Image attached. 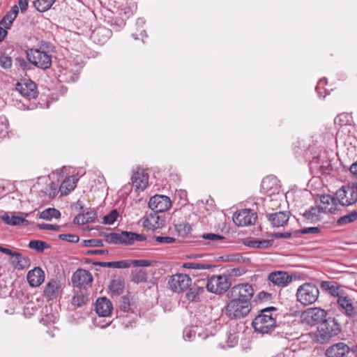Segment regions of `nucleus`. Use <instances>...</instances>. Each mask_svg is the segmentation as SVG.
<instances>
[{
    "mask_svg": "<svg viewBox=\"0 0 357 357\" xmlns=\"http://www.w3.org/2000/svg\"><path fill=\"white\" fill-rule=\"evenodd\" d=\"M29 214L23 212L4 213L1 219L7 225L11 226L28 225L29 221L26 219Z\"/></svg>",
    "mask_w": 357,
    "mask_h": 357,
    "instance_id": "dca6fc26",
    "label": "nucleus"
},
{
    "mask_svg": "<svg viewBox=\"0 0 357 357\" xmlns=\"http://www.w3.org/2000/svg\"><path fill=\"white\" fill-rule=\"evenodd\" d=\"M109 268H127L130 266V264L128 261H109Z\"/></svg>",
    "mask_w": 357,
    "mask_h": 357,
    "instance_id": "5fc2aeb1",
    "label": "nucleus"
},
{
    "mask_svg": "<svg viewBox=\"0 0 357 357\" xmlns=\"http://www.w3.org/2000/svg\"><path fill=\"white\" fill-rule=\"evenodd\" d=\"M168 283L172 290L175 292H181L190 287L191 278L186 274L178 273L173 275Z\"/></svg>",
    "mask_w": 357,
    "mask_h": 357,
    "instance_id": "9b49d317",
    "label": "nucleus"
},
{
    "mask_svg": "<svg viewBox=\"0 0 357 357\" xmlns=\"http://www.w3.org/2000/svg\"><path fill=\"white\" fill-rule=\"evenodd\" d=\"M83 245L86 247H101L103 246V242L100 239H89L84 240Z\"/></svg>",
    "mask_w": 357,
    "mask_h": 357,
    "instance_id": "052dcab7",
    "label": "nucleus"
},
{
    "mask_svg": "<svg viewBox=\"0 0 357 357\" xmlns=\"http://www.w3.org/2000/svg\"><path fill=\"white\" fill-rule=\"evenodd\" d=\"M59 238L70 243H77L79 237L76 234H61L59 235Z\"/></svg>",
    "mask_w": 357,
    "mask_h": 357,
    "instance_id": "6e6d98bb",
    "label": "nucleus"
},
{
    "mask_svg": "<svg viewBox=\"0 0 357 357\" xmlns=\"http://www.w3.org/2000/svg\"><path fill=\"white\" fill-rule=\"evenodd\" d=\"M61 213L59 210L54 208H49L43 211L40 214V218L43 220H51L52 218H59Z\"/></svg>",
    "mask_w": 357,
    "mask_h": 357,
    "instance_id": "a19ab883",
    "label": "nucleus"
},
{
    "mask_svg": "<svg viewBox=\"0 0 357 357\" xmlns=\"http://www.w3.org/2000/svg\"><path fill=\"white\" fill-rule=\"evenodd\" d=\"M63 293V287L61 280L51 279L45 285L43 296L47 301L56 300Z\"/></svg>",
    "mask_w": 357,
    "mask_h": 357,
    "instance_id": "9d476101",
    "label": "nucleus"
},
{
    "mask_svg": "<svg viewBox=\"0 0 357 357\" xmlns=\"http://www.w3.org/2000/svg\"><path fill=\"white\" fill-rule=\"evenodd\" d=\"M268 280L275 286L283 288L292 282V276L285 271H275L268 274Z\"/></svg>",
    "mask_w": 357,
    "mask_h": 357,
    "instance_id": "aec40b11",
    "label": "nucleus"
},
{
    "mask_svg": "<svg viewBox=\"0 0 357 357\" xmlns=\"http://www.w3.org/2000/svg\"><path fill=\"white\" fill-rule=\"evenodd\" d=\"M86 217V221L88 222H94L96 219L97 215L94 211H87L86 213H84Z\"/></svg>",
    "mask_w": 357,
    "mask_h": 357,
    "instance_id": "338daca9",
    "label": "nucleus"
},
{
    "mask_svg": "<svg viewBox=\"0 0 357 357\" xmlns=\"http://www.w3.org/2000/svg\"><path fill=\"white\" fill-rule=\"evenodd\" d=\"M93 281L91 273L84 269L77 270L72 275L71 282L74 287H82L90 284Z\"/></svg>",
    "mask_w": 357,
    "mask_h": 357,
    "instance_id": "6ab92c4d",
    "label": "nucleus"
},
{
    "mask_svg": "<svg viewBox=\"0 0 357 357\" xmlns=\"http://www.w3.org/2000/svg\"><path fill=\"white\" fill-rule=\"evenodd\" d=\"M341 329L335 318L329 317L318 326L314 333V340L319 344L328 342L333 337L337 335Z\"/></svg>",
    "mask_w": 357,
    "mask_h": 357,
    "instance_id": "7ed1b4c3",
    "label": "nucleus"
},
{
    "mask_svg": "<svg viewBox=\"0 0 357 357\" xmlns=\"http://www.w3.org/2000/svg\"><path fill=\"white\" fill-rule=\"evenodd\" d=\"M105 241L112 244H120V236L119 233H102Z\"/></svg>",
    "mask_w": 357,
    "mask_h": 357,
    "instance_id": "09e8293b",
    "label": "nucleus"
},
{
    "mask_svg": "<svg viewBox=\"0 0 357 357\" xmlns=\"http://www.w3.org/2000/svg\"><path fill=\"white\" fill-rule=\"evenodd\" d=\"M78 178L75 176L66 177L59 187V191L62 195H68L76 187Z\"/></svg>",
    "mask_w": 357,
    "mask_h": 357,
    "instance_id": "7c9ffc66",
    "label": "nucleus"
},
{
    "mask_svg": "<svg viewBox=\"0 0 357 357\" xmlns=\"http://www.w3.org/2000/svg\"><path fill=\"white\" fill-rule=\"evenodd\" d=\"M12 66V59L10 56L1 54H0V66L4 69L10 68Z\"/></svg>",
    "mask_w": 357,
    "mask_h": 357,
    "instance_id": "864d4df0",
    "label": "nucleus"
},
{
    "mask_svg": "<svg viewBox=\"0 0 357 357\" xmlns=\"http://www.w3.org/2000/svg\"><path fill=\"white\" fill-rule=\"evenodd\" d=\"M72 63H70L69 66L61 69L59 71V79L60 82H74L78 79L81 66L75 64L74 68H72Z\"/></svg>",
    "mask_w": 357,
    "mask_h": 357,
    "instance_id": "a211bd4d",
    "label": "nucleus"
},
{
    "mask_svg": "<svg viewBox=\"0 0 357 357\" xmlns=\"http://www.w3.org/2000/svg\"><path fill=\"white\" fill-rule=\"evenodd\" d=\"M326 315L327 312L324 310L318 307L308 308L303 314L305 320L310 325L322 323L326 319Z\"/></svg>",
    "mask_w": 357,
    "mask_h": 357,
    "instance_id": "f3484780",
    "label": "nucleus"
},
{
    "mask_svg": "<svg viewBox=\"0 0 357 357\" xmlns=\"http://www.w3.org/2000/svg\"><path fill=\"white\" fill-rule=\"evenodd\" d=\"M273 240H252L248 243V245L254 248H267L273 245Z\"/></svg>",
    "mask_w": 357,
    "mask_h": 357,
    "instance_id": "79ce46f5",
    "label": "nucleus"
},
{
    "mask_svg": "<svg viewBox=\"0 0 357 357\" xmlns=\"http://www.w3.org/2000/svg\"><path fill=\"white\" fill-rule=\"evenodd\" d=\"M47 187L44 190H43V193L50 198L54 197L58 192V184L54 183V181H46Z\"/></svg>",
    "mask_w": 357,
    "mask_h": 357,
    "instance_id": "37998d69",
    "label": "nucleus"
},
{
    "mask_svg": "<svg viewBox=\"0 0 357 357\" xmlns=\"http://www.w3.org/2000/svg\"><path fill=\"white\" fill-rule=\"evenodd\" d=\"M289 211H279L266 215L268 221L273 227H279L285 225L289 218Z\"/></svg>",
    "mask_w": 357,
    "mask_h": 357,
    "instance_id": "a878e982",
    "label": "nucleus"
},
{
    "mask_svg": "<svg viewBox=\"0 0 357 357\" xmlns=\"http://www.w3.org/2000/svg\"><path fill=\"white\" fill-rule=\"evenodd\" d=\"M132 296L130 294L126 295L121 298L120 302V308L124 312H129L132 310Z\"/></svg>",
    "mask_w": 357,
    "mask_h": 357,
    "instance_id": "58836bf2",
    "label": "nucleus"
},
{
    "mask_svg": "<svg viewBox=\"0 0 357 357\" xmlns=\"http://www.w3.org/2000/svg\"><path fill=\"white\" fill-rule=\"evenodd\" d=\"M183 267L185 268L194 269L196 271V274L202 275V271L210 269L215 267L214 265H211L206 263H199V262H185L183 264Z\"/></svg>",
    "mask_w": 357,
    "mask_h": 357,
    "instance_id": "72a5a7b5",
    "label": "nucleus"
},
{
    "mask_svg": "<svg viewBox=\"0 0 357 357\" xmlns=\"http://www.w3.org/2000/svg\"><path fill=\"white\" fill-rule=\"evenodd\" d=\"M338 204L336 196L334 197L329 195H323L320 197L319 207L323 213H334L337 209Z\"/></svg>",
    "mask_w": 357,
    "mask_h": 357,
    "instance_id": "4be33fe9",
    "label": "nucleus"
},
{
    "mask_svg": "<svg viewBox=\"0 0 357 357\" xmlns=\"http://www.w3.org/2000/svg\"><path fill=\"white\" fill-rule=\"evenodd\" d=\"M119 213L116 210H112L109 213L103 217L102 223L105 225H112L116 220Z\"/></svg>",
    "mask_w": 357,
    "mask_h": 357,
    "instance_id": "8fccbe9b",
    "label": "nucleus"
},
{
    "mask_svg": "<svg viewBox=\"0 0 357 357\" xmlns=\"http://www.w3.org/2000/svg\"><path fill=\"white\" fill-rule=\"evenodd\" d=\"M351 347L344 342H338L328 346L324 351L325 357H348Z\"/></svg>",
    "mask_w": 357,
    "mask_h": 357,
    "instance_id": "f8f14e48",
    "label": "nucleus"
},
{
    "mask_svg": "<svg viewBox=\"0 0 357 357\" xmlns=\"http://www.w3.org/2000/svg\"><path fill=\"white\" fill-rule=\"evenodd\" d=\"M158 213L153 211L147 214L144 218L143 226L153 230L162 227L164 225L165 219Z\"/></svg>",
    "mask_w": 357,
    "mask_h": 357,
    "instance_id": "5701e85b",
    "label": "nucleus"
},
{
    "mask_svg": "<svg viewBox=\"0 0 357 357\" xmlns=\"http://www.w3.org/2000/svg\"><path fill=\"white\" fill-rule=\"evenodd\" d=\"M257 219V213L250 208L238 211L233 215V221L238 227L254 225Z\"/></svg>",
    "mask_w": 357,
    "mask_h": 357,
    "instance_id": "6e6552de",
    "label": "nucleus"
},
{
    "mask_svg": "<svg viewBox=\"0 0 357 357\" xmlns=\"http://www.w3.org/2000/svg\"><path fill=\"white\" fill-rule=\"evenodd\" d=\"M56 0H34L33 6L39 12L43 13L48 10L54 3Z\"/></svg>",
    "mask_w": 357,
    "mask_h": 357,
    "instance_id": "c9c22d12",
    "label": "nucleus"
},
{
    "mask_svg": "<svg viewBox=\"0 0 357 357\" xmlns=\"http://www.w3.org/2000/svg\"><path fill=\"white\" fill-rule=\"evenodd\" d=\"M272 311L275 312L276 308L269 307L260 311L252 321V326L255 331L261 334H267L272 332L276 326L275 319L273 317Z\"/></svg>",
    "mask_w": 357,
    "mask_h": 357,
    "instance_id": "f03ea898",
    "label": "nucleus"
},
{
    "mask_svg": "<svg viewBox=\"0 0 357 357\" xmlns=\"http://www.w3.org/2000/svg\"><path fill=\"white\" fill-rule=\"evenodd\" d=\"M45 278V272L40 267H35L26 275L27 282L32 287H39L44 282Z\"/></svg>",
    "mask_w": 357,
    "mask_h": 357,
    "instance_id": "b1692460",
    "label": "nucleus"
},
{
    "mask_svg": "<svg viewBox=\"0 0 357 357\" xmlns=\"http://www.w3.org/2000/svg\"><path fill=\"white\" fill-rule=\"evenodd\" d=\"M251 309V304L229 298L225 307V314L230 319H239L245 317Z\"/></svg>",
    "mask_w": 357,
    "mask_h": 357,
    "instance_id": "20e7f679",
    "label": "nucleus"
},
{
    "mask_svg": "<svg viewBox=\"0 0 357 357\" xmlns=\"http://www.w3.org/2000/svg\"><path fill=\"white\" fill-rule=\"evenodd\" d=\"M202 238L204 240L208 241L206 244L211 245H215L217 241H222L224 239V237L222 236L213 233L204 234L202 236Z\"/></svg>",
    "mask_w": 357,
    "mask_h": 357,
    "instance_id": "c03bdc74",
    "label": "nucleus"
},
{
    "mask_svg": "<svg viewBox=\"0 0 357 357\" xmlns=\"http://www.w3.org/2000/svg\"><path fill=\"white\" fill-rule=\"evenodd\" d=\"M88 296L83 294L79 293L75 295L72 299V303L77 307H81L88 301Z\"/></svg>",
    "mask_w": 357,
    "mask_h": 357,
    "instance_id": "de8ad7c7",
    "label": "nucleus"
},
{
    "mask_svg": "<svg viewBox=\"0 0 357 357\" xmlns=\"http://www.w3.org/2000/svg\"><path fill=\"white\" fill-rule=\"evenodd\" d=\"M40 229H45V230H52V231H58L60 229V226L57 225H52L47 223H41L38 224L36 226Z\"/></svg>",
    "mask_w": 357,
    "mask_h": 357,
    "instance_id": "e2e57ef3",
    "label": "nucleus"
},
{
    "mask_svg": "<svg viewBox=\"0 0 357 357\" xmlns=\"http://www.w3.org/2000/svg\"><path fill=\"white\" fill-rule=\"evenodd\" d=\"M319 294L318 287L312 283H305L301 285L296 291L298 302L305 305H311L317 301Z\"/></svg>",
    "mask_w": 357,
    "mask_h": 357,
    "instance_id": "39448f33",
    "label": "nucleus"
},
{
    "mask_svg": "<svg viewBox=\"0 0 357 357\" xmlns=\"http://www.w3.org/2000/svg\"><path fill=\"white\" fill-rule=\"evenodd\" d=\"M15 89L22 96L28 98H35L37 96L36 84L30 79H21L16 84Z\"/></svg>",
    "mask_w": 357,
    "mask_h": 357,
    "instance_id": "2eb2a0df",
    "label": "nucleus"
},
{
    "mask_svg": "<svg viewBox=\"0 0 357 357\" xmlns=\"http://www.w3.org/2000/svg\"><path fill=\"white\" fill-rule=\"evenodd\" d=\"M120 244L132 245L135 241H143L146 239L144 234H139L132 231H122L119 234Z\"/></svg>",
    "mask_w": 357,
    "mask_h": 357,
    "instance_id": "c85d7f7f",
    "label": "nucleus"
},
{
    "mask_svg": "<svg viewBox=\"0 0 357 357\" xmlns=\"http://www.w3.org/2000/svg\"><path fill=\"white\" fill-rule=\"evenodd\" d=\"M238 343V337L236 335V334H231L228 335L227 340V344L229 347H233L234 345L237 344Z\"/></svg>",
    "mask_w": 357,
    "mask_h": 357,
    "instance_id": "69168bd1",
    "label": "nucleus"
},
{
    "mask_svg": "<svg viewBox=\"0 0 357 357\" xmlns=\"http://www.w3.org/2000/svg\"><path fill=\"white\" fill-rule=\"evenodd\" d=\"M50 247L45 242L39 240H32L29 243V248L36 250L37 252H41L45 248Z\"/></svg>",
    "mask_w": 357,
    "mask_h": 357,
    "instance_id": "a18cd8bd",
    "label": "nucleus"
},
{
    "mask_svg": "<svg viewBox=\"0 0 357 357\" xmlns=\"http://www.w3.org/2000/svg\"><path fill=\"white\" fill-rule=\"evenodd\" d=\"M175 229L181 236L188 235L192 230L191 225L185 222L175 225Z\"/></svg>",
    "mask_w": 357,
    "mask_h": 357,
    "instance_id": "49530a36",
    "label": "nucleus"
},
{
    "mask_svg": "<svg viewBox=\"0 0 357 357\" xmlns=\"http://www.w3.org/2000/svg\"><path fill=\"white\" fill-rule=\"evenodd\" d=\"M146 280V273L142 270L137 271L132 273V280L135 283L144 282Z\"/></svg>",
    "mask_w": 357,
    "mask_h": 357,
    "instance_id": "603ef678",
    "label": "nucleus"
},
{
    "mask_svg": "<svg viewBox=\"0 0 357 357\" xmlns=\"http://www.w3.org/2000/svg\"><path fill=\"white\" fill-rule=\"evenodd\" d=\"M322 287L328 291L329 294L334 296H339V287L330 282H323L321 284Z\"/></svg>",
    "mask_w": 357,
    "mask_h": 357,
    "instance_id": "3c124183",
    "label": "nucleus"
},
{
    "mask_svg": "<svg viewBox=\"0 0 357 357\" xmlns=\"http://www.w3.org/2000/svg\"><path fill=\"white\" fill-rule=\"evenodd\" d=\"M109 289L114 295L119 296L123 292L124 282L119 279L113 280L109 286Z\"/></svg>",
    "mask_w": 357,
    "mask_h": 357,
    "instance_id": "e433bc0d",
    "label": "nucleus"
},
{
    "mask_svg": "<svg viewBox=\"0 0 357 357\" xmlns=\"http://www.w3.org/2000/svg\"><path fill=\"white\" fill-rule=\"evenodd\" d=\"M337 303L343 308L346 313L352 316L355 313L354 307H353L351 301L346 296H339Z\"/></svg>",
    "mask_w": 357,
    "mask_h": 357,
    "instance_id": "f704fd0d",
    "label": "nucleus"
},
{
    "mask_svg": "<svg viewBox=\"0 0 357 357\" xmlns=\"http://www.w3.org/2000/svg\"><path fill=\"white\" fill-rule=\"evenodd\" d=\"M204 282L202 285L195 283L185 294L186 299L190 302H199L205 292Z\"/></svg>",
    "mask_w": 357,
    "mask_h": 357,
    "instance_id": "cd10ccee",
    "label": "nucleus"
},
{
    "mask_svg": "<svg viewBox=\"0 0 357 357\" xmlns=\"http://www.w3.org/2000/svg\"><path fill=\"white\" fill-rule=\"evenodd\" d=\"M172 205L169 197L165 195H156L150 198L149 207L155 212L162 213L168 210Z\"/></svg>",
    "mask_w": 357,
    "mask_h": 357,
    "instance_id": "4468645a",
    "label": "nucleus"
},
{
    "mask_svg": "<svg viewBox=\"0 0 357 357\" xmlns=\"http://www.w3.org/2000/svg\"><path fill=\"white\" fill-rule=\"evenodd\" d=\"M52 50L49 44L42 43L38 48H31L26 52L30 63L35 66L46 70L52 65Z\"/></svg>",
    "mask_w": 357,
    "mask_h": 357,
    "instance_id": "f257e3e1",
    "label": "nucleus"
},
{
    "mask_svg": "<svg viewBox=\"0 0 357 357\" xmlns=\"http://www.w3.org/2000/svg\"><path fill=\"white\" fill-rule=\"evenodd\" d=\"M18 12V7L17 6H14L12 9L7 12V13L0 20V26L6 29H10L13 21L17 16Z\"/></svg>",
    "mask_w": 357,
    "mask_h": 357,
    "instance_id": "c756f323",
    "label": "nucleus"
},
{
    "mask_svg": "<svg viewBox=\"0 0 357 357\" xmlns=\"http://www.w3.org/2000/svg\"><path fill=\"white\" fill-rule=\"evenodd\" d=\"M354 122L353 116L349 113H342L335 119V123L340 126L351 125Z\"/></svg>",
    "mask_w": 357,
    "mask_h": 357,
    "instance_id": "4c0bfd02",
    "label": "nucleus"
},
{
    "mask_svg": "<svg viewBox=\"0 0 357 357\" xmlns=\"http://www.w3.org/2000/svg\"><path fill=\"white\" fill-rule=\"evenodd\" d=\"M129 263L136 267H147L151 265V261L147 259H134L130 261Z\"/></svg>",
    "mask_w": 357,
    "mask_h": 357,
    "instance_id": "13d9d810",
    "label": "nucleus"
},
{
    "mask_svg": "<svg viewBox=\"0 0 357 357\" xmlns=\"http://www.w3.org/2000/svg\"><path fill=\"white\" fill-rule=\"evenodd\" d=\"M302 234H314L320 232V229L317 227H310L301 229L298 231Z\"/></svg>",
    "mask_w": 357,
    "mask_h": 357,
    "instance_id": "0e129e2a",
    "label": "nucleus"
},
{
    "mask_svg": "<svg viewBox=\"0 0 357 357\" xmlns=\"http://www.w3.org/2000/svg\"><path fill=\"white\" fill-rule=\"evenodd\" d=\"M131 181L132 187L135 188V190L143 191L148 185L149 174L144 169L137 167L132 171Z\"/></svg>",
    "mask_w": 357,
    "mask_h": 357,
    "instance_id": "ddd939ff",
    "label": "nucleus"
},
{
    "mask_svg": "<svg viewBox=\"0 0 357 357\" xmlns=\"http://www.w3.org/2000/svg\"><path fill=\"white\" fill-rule=\"evenodd\" d=\"M154 239L161 244H171L176 241V239L169 236H154Z\"/></svg>",
    "mask_w": 357,
    "mask_h": 357,
    "instance_id": "680f3d73",
    "label": "nucleus"
},
{
    "mask_svg": "<svg viewBox=\"0 0 357 357\" xmlns=\"http://www.w3.org/2000/svg\"><path fill=\"white\" fill-rule=\"evenodd\" d=\"M322 211L318 206L311 207L309 210L303 213L304 220L308 222H317L321 220Z\"/></svg>",
    "mask_w": 357,
    "mask_h": 357,
    "instance_id": "2f4dec72",
    "label": "nucleus"
},
{
    "mask_svg": "<svg viewBox=\"0 0 357 357\" xmlns=\"http://www.w3.org/2000/svg\"><path fill=\"white\" fill-rule=\"evenodd\" d=\"M111 31L105 27L100 26L95 29L91 36L94 43L98 45H103L111 36Z\"/></svg>",
    "mask_w": 357,
    "mask_h": 357,
    "instance_id": "bb28decb",
    "label": "nucleus"
},
{
    "mask_svg": "<svg viewBox=\"0 0 357 357\" xmlns=\"http://www.w3.org/2000/svg\"><path fill=\"white\" fill-rule=\"evenodd\" d=\"M86 217L84 216V214H79L77 215V216L75 217L74 220H73V222L75 224H78V225H84L86 223H87V222L86 221Z\"/></svg>",
    "mask_w": 357,
    "mask_h": 357,
    "instance_id": "774afa93",
    "label": "nucleus"
},
{
    "mask_svg": "<svg viewBox=\"0 0 357 357\" xmlns=\"http://www.w3.org/2000/svg\"><path fill=\"white\" fill-rule=\"evenodd\" d=\"M357 220V210L352 211L348 214H346L340 218L337 224L339 226L345 225L351 222H355Z\"/></svg>",
    "mask_w": 357,
    "mask_h": 357,
    "instance_id": "ea45409f",
    "label": "nucleus"
},
{
    "mask_svg": "<svg viewBox=\"0 0 357 357\" xmlns=\"http://www.w3.org/2000/svg\"><path fill=\"white\" fill-rule=\"evenodd\" d=\"M10 294V287L6 281L0 279V297H5Z\"/></svg>",
    "mask_w": 357,
    "mask_h": 357,
    "instance_id": "bf43d9fd",
    "label": "nucleus"
},
{
    "mask_svg": "<svg viewBox=\"0 0 357 357\" xmlns=\"http://www.w3.org/2000/svg\"><path fill=\"white\" fill-rule=\"evenodd\" d=\"M12 263L17 269L23 270L30 266L31 260L29 257L23 256L20 252H16Z\"/></svg>",
    "mask_w": 357,
    "mask_h": 357,
    "instance_id": "473e14b6",
    "label": "nucleus"
},
{
    "mask_svg": "<svg viewBox=\"0 0 357 357\" xmlns=\"http://www.w3.org/2000/svg\"><path fill=\"white\" fill-rule=\"evenodd\" d=\"M196 331L193 328L186 327L183 330V338L185 341H192L195 337Z\"/></svg>",
    "mask_w": 357,
    "mask_h": 357,
    "instance_id": "4d7b16f0",
    "label": "nucleus"
},
{
    "mask_svg": "<svg viewBox=\"0 0 357 357\" xmlns=\"http://www.w3.org/2000/svg\"><path fill=\"white\" fill-rule=\"evenodd\" d=\"M261 190L268 196L278 194L280 192V185L275 176H269L264 178L261 184Z\"/></svg>",
    "mask_w": 357,
    "mask_h": 357,
    "instance_id": "412c9836",
    "label": "nucleus"
},
{
    "mask_svg": "<svg viewBox=\"0 0 357 357\" xmlns=\"http://www.w3.org/2000/svg\"><path fill=\"white\" fill-rule=\"evenodd\" d=\"M204 284L209 292L215 294H222L229 289L231 282L228 275H218L208 278Z\"/></svg>",
    "mask_w": 357,
    "mask_h": 357,
    "instance_id": "423d86ee",
    "label": "nucleus"
},
{
    "mask_svg": "<svg viewBox=\"0 0 357 357\" xmlns=\"http://www.w3.org/2000/svg\"><path fill=\"white\" fill-rule=\"evenodd\" d=\"M335 196L338 203L344 206L352 205L357 201L353 184L341 187L337 190Z\"/></svg>",
    "mask_w": 357,
    "mask_h": 357,
    "instance_id": "1a4fd4ad",
    "label": "nucleus"
},
{
    "mask_svg": "<svg viewBox=\"0 0 357 357\" xmlns=\"http://www.w3.org/2000/svg\"><path fill=\"white\" fill-rule=\"evenodd\" d=\"M228 295L229 298L251 304L254 289L252 286L248 283L238 284L231 288Z\"/></svg>",
    "mask_w": 357,
    "mask_h": 357,
    "instance_id": "0eeeda50",
    "label": "nucleus"
},
{
    "mask_svg": "<svg viewBox=\"0 0 357 357\" xmlns=\"http://www.w3.org/2000/svg\"><path fill=\"white\" fill-rule=\"evenodd\" d=\"M113 306L110 301L106 297L97 299L95 305V310L100 317H108L110 315Z\"/></svg>",
    "mask_w": 357,
    "mask_h": 357,
    "instance_id": "393cba45",
    "label": "nucleus"
}]
</instances>
